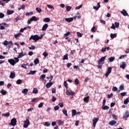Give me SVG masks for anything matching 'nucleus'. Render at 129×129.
I'll return each instance as SVG.
<instances>
[{"mask_svg": "<svg viewBox=\"0 0 129 129\" xmlns=\"http://www.w3.org/2000/svg\"><path fill=\"white\" fill-rule=\"evenodd\" d=\"M76 16L74 17V18H66V22H67L68 23H71V22H72V21H73V20H78V19H80V18H81V16H80V14H79V13H78L77 14Z\"/></svg>", "mask_w": 129, "mask_h": 129, "instance_id": "nucleus-1", "label": "nucleus"}, {"mask_svg": "<svg viewBox=\"0 0 129 129\" xmlns=\"http://www.w3.org/2000/svg\"><path fill=\"white\" fill-rule=\"evenodd\" d=\"M14 59H15L11 58L10 59H8L9 63H10L11 65H12V66H15L16 63H18V62L20 61V59H19V58L18 57H15Z\"/></svg>", "mask_w": 129, "mask_h": 129, "instance_id": "nucleus-2", "label": "nucleus"}, {"mask_svg": "<svg viewBox=\"0 0 129 129\" xmlns=\"http://www.w3.org/2000/svg\"><path fill=\"white\" fill-rule=\"evenodd\" d=\"M41 39V37L39 36L38 35H31L30 38H29V40H34V42H37Z\"/></svg>", "mask_w": 129, "mask_h": 129, "instance_id": "nucleus-3", "label": "nucleus"}, {"mask_svg": "<svg viewBox=\"0 0 129 129\" xmlns=\"http://www.w3.org/2000/svg\"><path fill=\"white\" fill-rule=\"evenodd\" d=\"M9 125H12L13 126H15V125H17V119L16 118H13L11 120V122L9 123Z\"/></svg>", "mask_w": 129, "mask_h": 129, "instance_id": "nucleus-4", "label": "nucleus"}, {"mask_svg": "<svg viewBox=\"0 0 129 129\" xmlns=\"http://www.w3.org/2000/svg\"><path fill=\"white\" fill-rule=\"evenodd\" d=\"M106 56H103L97 61L98 64H104V60H105Z\"/></svg>", "mask_w": 129, "mask_h": 129, "instance_id": "nucleus-5", "label": "nucleus"}, {"mask_svg": "<svg viewBox=\"0 0 129 129\" xmlns=\"http://www.w3.org/2000/svg\"><path fill=\"white\" fill-rule=\"evenodd\" d=\"M66 93L67 94V95H71L72 96H73V95H74V94H75V93H74V91H73L71 90H67L66 92Z\"/></svg>", "mask_w": 129, "mask_h": 129, "instance_id": "nucleus-6", "label": "nucleus"}, {"mask_svg": "<svg viewBox=\"0 0 129 129\" xmlns=\"http://www.w3.org/2000/svg\"><path fill=\"white\" fill-rule=\"evenodd\" d=\"M24 124H23V127L27 128V127L29 126V124H30V120H29V119H27L24 121Z\"/></svg>", "mask_w": 129, "mask_h": 129, "instance_id": "nucleus-7", "label": "nucleus"}, {"mask_svg": "<svg viewBox=\"0 0 129 129\" xmlns=\"http://www.w3.org/2000/svg\"><path fill=\"white\" fill-rule=\"evenodd\" d=\"M99 119L98 118L94 117V119H93V126L94 127L96 126V123H97V121H98Z\"/></svg>", "mask_w": 129, "mask_h": 129, "instance_id": "nucleus-8", "label": "nucleus"}, {"mask_svg": "<svg viewBox=\"0 0 129 129\" xmlns=\"http://www.w3.org/2000/svg\"><path fill=\"white\" fill-rule=\"evenodd\" d=\"M111 70L112 68L110 67H109L107 69V71L106 72V73L105 74V76L106 77H108V75H109V74H110V73H111Z\"/></svg>", "mask_w": 129, "mask_h": 129, "instance_id": "nucleus-9", "label": "nucleus"}, {"mask_svg": "<svg viewBox=\"0 0 129 129\" xmlns=\"http://www.w3.org/2000/svg\"><path fill=\"white\" fill-rule=\"evenodd\" d=\"M99 8H100V2H99L96 6H93L94 10H95L96 11H98Z\"/></svg>", "mask_w": 129, "mask_h": 129, "instance_id": "nucleus-10", "label": "nucleus"}, {"mask_svg": "<svg viewBox=\"0 0 129 129\" xmlns=\"http://www.w3.org/2000/svg\"><path fill=\"white\" fill-rule=\"evenodd\" d=\"M120 13L124 17L126 16H129L128 14H127V13H126V11H125V10H124V9H123L122 11H121Z\"/></svg>", "mask_w": 129, "mask_h": 129, "instance_id": "nucleus-11", "label": "nucleus"}, {"mask_svg": "<svg viewBox=\"0 0 129 129\" xmlns=\"http://www.w3.org/2000/svg\"><path fill=\"white\" fill-rule=\"evenodd\" d=\"M89 99H90V97H89V96H88L84 98V102L88 103V101H89Z\"/></svg>", "mask_w": 129, "mask_h": 129, "instance_id": "nucleus-12", "label": "nucleus"}, {"mask_svg": "<svg viewBox=\"0 0 129 129\" xmlns=\"http://www.w3.org/2000/svg\"><path fill=\"white\" fill-rule=\"evenodd\" d=\"M15 77H16V73H15L14 72L11 73L10 75V78H12V79H14V78H15Z\"/></svg>", "mask_w": 129, "mask_h": 129, "instance_id": "nucleus-13", "label": "nucleus"}, {"mask_svg": "<svg viewBox=\"0 0 129 129\" xmlns=\"http://www.w3.org/2000/svg\"><path fill=\"white\" fill-rule=\"evenodd\" d=\"M52 85H53V83L50 82V83H47L45 86L46 87V88H50L51 87V86H52Z\"/></svg>", "mask_w": 129, "mask_h": 129, "instance_id": "nucleus-14", "label": "nucleus"}, {"mask_svg": "<svg viewBox=\"0 0 129 129\" xmlns=\"http://www.w3.org/2000/svg\"><path fill=\"white\" fill-rule=\"evenodd\" d=\"M72 116H75V115H76L77 113V111H76V110L75 109H73L72 110Z\"/></svg>", "mask_w": 129, "mask_h": 129, "instance_id": "nucleus-15", "label": "nucleus"}, {"mask_svg": "<svg viewBox=\"0 0 129 129\" xmlns=\"http://www.w3.org/2000/svg\"><path fill=\"white\" fill-rule=\"evenodd\" d=\"M47 28H48V25L47 24H45L43 26L41 30L46 31V30H47Z\"/></svg>", "mask_w": 129, "mask_h": 129, "instance_id": "nucleus-16", "label": "nucleus"}, {"mask_svg": "<svg viewBox=\"0 0 129 129\" xmlns=\"http://www.w3.org/2000/svg\"><path fill=\"white\" fill-rule=\"evenodd\" d=\"M116 124V121L115 120H112L109 122V124L110 125H114V124Z\"/></svg>", "mask_w": 129, "mask_h": 129, "instance_id": "nucleus-17", "label": "nucleus"}, {"mask_svg": "<svg viewBox=\"0 0 129 129\" xmlns=\"http://www.w3.org/2000/svg\"><path fill=\"white\" fill-rule=\"evenodd\" d=\"M125 66H126L125 62H122V64L120 66V68H122L123 69H125Z\"/></svg>", "mask_w": 129, "mask_h": 129, "instance_id": "nucleus-18", "label": "nucleus"}, {"mask_svg": "<svg viewBox=\"0 0 129 129\" xmlns=\"http://www.w3.org/2000/svg\"><path fill=\"white\" fill-rule=\"evenodd\" d=\"M28 89H24L22 91V93H23V94L27 95L28 94Z\"/></svg>", "mask_w": 129, "mask_h": 129, "instance_id": "nucleus-19", "label": "nucleus"}, {"mask_svg": "<svg viewBox=\"0 0 129 129\" xmlns=\"http://www.w3.org/2000/svg\"><path fill=\"white\" fill-rule=\"evenodd\" d=\"M15 13V11L13 10H8L7 11V15H13Z\"/></svg>", "mask_w": 129, "mask_h": 129, "instance_id": "nucleus-20", "label": "nucleus"}, {"mask_svg": "<svg viewBox=\"0 0 129 129\" xmlns=\"http://www.w3.org/2000/svg\"><path fill=\"white\" fill-rule=\"evenodd\" d=\"M1 93H2L3 95H6L8 92L6 90H4V89H3L1 91Z\"/></svg>", "mask_w": 129, "mask_h": 129, "instance_id": "nucleus-21", "label": "nucleus"}, {"mask_svg": "<svg viewBox=\"0 0 129 129\" xmlns=\"http://www.w3.org/2000/svg\"><path fill=\"white\" fill-rule=\"evenodd\" d=\"M129 116V113L128 112L126 111L125 113V114L123 115V118H126V117H128Z\"/></svg>", "mask_w": 129, "mask_h": 129, "instance_id": "nucleus-22", "label": "nucleus"}, {"mask_svg": "<svg viewBox=\"0 0 129 129\" xmlns=\"http://www.w3.org/2000/svg\"><path fill=\"white\" fill-rule=\"evenodd\" d=\"M31 20L33 21H34V22H37L38 21V19H37V17L36 16H33L31 18Z\"/></svg>", "mask_w": 129, "mask_h": 129, "instance_id": "nucleus-23", "label": "nucleus"}, {"mask_svg": "<svg viewBox=\"0 0 129 129\" xmlns=\"http://www.w3.org/2000/svg\"><path fill=\"white\" fill-rule=\"evenodd\" d=\"M108 60L110 62H113L114 60H115V58L114 57H110L108 58Z\"/></svg>", "mask_w": 129, "mask_h": 129, "instance_id": "nucleus-24", "label": "nucleus"}, {"mask_svg": "<svg viewBox=\"0 0 129 129\" xmlns=\"http://www.w3.org/2000/svg\"><path fill=\"white\" fill-rule=\"evenodd\" d=\"M102 109H104V110H105L106 109H109V107H108V106H105V105H104V106L102 105Z\"/></svg>", "mask_w": 129, "mask_h": 129, "instance_id": "nucleus-25", "label": "nucleus"}, {"mask_svg": "<svg viewBox=\"0 0 129 129\" xmlns=\"http://www.w3.org/2000/svg\"><path fill=\"white\" fill-rule=\"evenodd\" d=\"M51 21V19H50L49 18H46L44 19L43 21L45 22V23H49Z\"/></svg>", "mask_w": 129, "mask_h": 129, "instance_id": "nucleus-26", "label": "nucleus"}, {"mask_svg": "<svg viewBox=\"0 0 129 129\" xmlns=\"http://www.w3.org/2000/svg\"><path fill=\"white\" fill-rule=\"evenodd\" d=\"M110 38L111 39H113V38H116V34H112V33H111L110 34Z\"/></svg>", "mask_w": 129, "mask_h": 129, "instance_id": "nucleus-27", "label": "nucleus"}, {"mask_svg": "<svg viewBox=\"0 0 129 129\" xmlns=\"http://www.w3.org/2000/svg\"><path fill=\"white\" fill-rule=\"evenodd\" d=\"M62 112H63V114H64V115H66V116H68V114L67 113V110L63 109Z\"/></svg>", "mask_w": 129, "mask_h": 129, "instance_id": "nucleus-28", "label": "nucleus"}, {"mask_svg": "<svg viewBox=\"0 0 129 129\" xmlns=\"http://www.w3.org/2000/svg\"><path fill=\"white\" fill-rule=\"evenodd\" d=\"M38 89L36 88H33V90L32 91L33 93H34L35 94H37L38 93Z\"/></svg>", "mask_w": 129, "mask_h": 129, "instance_id": "nucleus-29", "label": "nucleus"}, {"mask_svg": "<svg viewBox=\"0 0 129 129\" xmlns=\"http://www.w3.org/2000/svg\"><path fill=\"white\" fill-rule=\"evenodd\" d=\"M24 56H25V55L24 54V53L22 52L19 53V54L18 55V57L17 58H22V57H24Z\"/></svg>", "mask_w": 129, "mask_h": 129, "instance_id": "nucleus-30", "label": "nucleus"}, {"mask_svg": "<svg viewBox=\"0 0 129 129\" xmlns=\"http://www.w3.org/2000/svg\"><path fill=\"white\" fill-rule=\"evenodd\" d=\"M63 84H64V87H66V88H67V89H68V84L67 83V81H64Z\"/></svg>", "mask_w": 129, "mask_h": 129, "instance_id": "nucleus-31", "label": "nucleus"}, {"mask_svg": "<svg viewBox=\"0 0 129 129\" xmlns=\"http://www.w3.org/2000/svg\"><path fill=\"white\" fill-rule=\"evenodd\" d=\"M39 62H40V60H39V59L38 58H36L34 60V64H35V65H37V64H38V63H39Z\"/></svg>", "mask_w": 129, "mask_h": 129, "instance_id": "nucleus-32", "label": "nucleus"}, {"mask_svg": "<svg viewBox=\"0 0 129 129\" xmlns=\"http://www.w3.org/2000/svg\"><path fill=\"white\" fill-rule=\"evenodd\" d=\"M45 78H46V75H42L40 76V79L41 80H44V79H45Z\"/></svg>", "mask_w": 129, "mask_h": 129, "instance_id": "nucleus-33", "label": "nucleus"}, {"mask_svg": "<svg viewBox=\"0 0 129 129\" xmlns=\"http://www.w3.org/2000/svg\"><path fill=\"white\" fill-rule=\"evenodd\" d=\"M71 9H72V7L71 6H67L66 7V10L67 12H70L71 11Z\"/></svg>", "mask_w": 129, "mask_h": 129, "instance_id": "nucleus-34", "label": "nucleus"}, {"mask_svg": "<svg viewBox=\"0 0 129 129\" xmlns=\"http://www.w3.org/2000/svg\"><path fill=\"white\" fill-rule=\"evenodd\" d=\"M64 124V121L61 120H59L58 121V124L59 125H62V124Z\"/></svg>", "mask_w": 129, "mask_h": 129, "instance_id": "nucleus-35", "label": "nucleus"}, {"mask_svg": "<svg viewBox=\"0 0 129 129\" xmlns=\"http://www.w3.org/2000/svg\"><path fill=\"white\" fill-rule=\"evenodd\" d=\"M21 35H22V33H19L18 34L14 35V37L16 39H17L18 37H20V36H21Z\"/></svg>", "mask_w": 129, "mask_h": 129, "instance_id": "nucleus-36", "label": "nucleus"}, {"mask_svg": "<svg viewBox=\"0 0 129 129\" xmlns=\"http://www.w3.org/2000/svg\"><path fill=\"white\" fill-rule=\"evenodd\" d=\"M63 60H68V54H66L63 56Z\"/></svg>", "mask_w": 129, "mask_h": 129, "instance_id": "nucleus-37", "label": "nucleus"}, {"mask_svg": "<svg viewBox=\"0 0 129 129\" xmlns=\"http://www.w3.org/2000/svg\"><path fill=\"white\" fill-rule=\"evenodd\" d=\"M56 100H57V98H56V97H55V96H53L52 97V101L53 102H55V101H56Z\"/></svg>", "mask_w": 129, "mask_h": 129, "instance_id": "nucleus-38", "label": "nucleus"}, {"mask_svg": "<svg viewBox=\"0 0 129 129\" xmlns=\"http://www.w3.org/2000/svg\"><path fill=\"white\" fill-rule=\"evenodd\" d=\"M30 50H35L36 49V47L34 45H31V47H28Z\"/></svg>", "mask_w": 129, "mask_h": 129, "instance_id": "nucleus-39", "label": "nucleus"}, {"mask_svg": "<svg viewBox=\"0 0 129 129\" xmlns=\"http://www.w3.org/2000/svg\"><path fill=\"white\" fill-rule=\"evenodd\" d=\"M128 103V98H126L124 100V104H127Z\"/></svg>", "mask_w": 129, "mask_h": 129, "instance_id": "nucleus-40", "label": "nucleus"}, {"mask_svg": "<svg viewBox=\"0 0 129 129\" xmlns=\"http://www.w3.org/2000/svg\"><path fill=\"white\" fill-rule=\"evenodd\" d=\"M2 115L6 117H9L10 116V112H7L5 114H2Z\"/></svg>", "mask_w": 129, "mask_h": 129, "instance_id": "nucleus-41", "label": "nucleus"}, {"mask_svg": "<svg viewBox=\"0 0 129 129\" xmlns=\"http://www.w3.org/2000/svg\"><path fill=\"white\" fill-rule=\"evenodd\" d=\"M36 73V71H30L29 74H31L32 75H34Z\"/></svg>", "mask_w": 129, "mask_h": 129, "instance_id": "nucleus-42", "label": "nucleus"}, {"mask_svg": "<svg viewBox=\"0 0 129 129\" xmlns=\"http://www.w3.org/2000/svg\"><path fill=\"white\" fill-rule=\"evenodd\" d=\"M119 89L120 90H124V86L121 85L119 86Z\"/></svg>", "mask_w": 129, "mask_h": 129, "instance_id": "nucleus-43", "label": "nucleus"}, {"mask_svg": "<svg viewBox=\"0 0 129 129\" xmlns=\"http://www.w3.org/2000/svg\"><path fill=\"white\" fill-rule=\"evenodd\" d=\"M36 11H37V12H38V13H41V12H42V9H41V8H36Z\"/></svg>", "mask_w": 129, "mask_h": 129, "instance_id": "nucleus-44", "label": "nucleus"}, {"mask_svg": "<svg viewBox=\"0 0 129 129\" xmlns=\"http://www.w3.org/2000/svg\"><path fill=\"white\" fill-rule=\"evenodd\" d=\"M91 31L92 33H95L96 31H95V26H93V28H91Z\"/></svg>", "mask_w": 129, "mask_h": 129, "instance_id": "nucleus-45", "label": "nucleus"}, {"mask_svg": "<svg viewBox=\"0 0 129 129\" xmlns=\"http://www.w3.org/2000/svg\"><path fill=\"white\" fill-rule=\"evenodd\" d=\"M71 33L70 32H68L66 34H64L63 38H65V37H67L68 36H69Z\"/></svg>", "mask_w": 129, "mask_h": 129, "instance_id": "nucleus-46", "label": "nucleus"}, {"mask_svg": "<svg viewBox=\"0 0 129 129\" xmlns=\"http://www.w3.org/2000/svg\"><path fill=\"white\" fill-rule=\"evenodd\" d=\"M47 8H48V9H50L51 10H54V7L50 5H47Z\"/></svg>", "mask_w": 129, "mask_h": 129, "instance_id": "nucleus-47", "label": "nucleus"}, {"mask_svg": "<svg viewBox=\"0 0 129 129\" xmlns=\"http://www.w3.org/2000/svg\"><path fill=\"white\" fill-rule=\"evenodd\" d=\"M17 84H22V80L19 79L16 82Z\"/></svg>", "mask_w": 129, "mask_h": 129, "instance_id": "nucleus-48", "label": "nucleus"}, {"mask_svg": "<svg viewBox=\"0 0 129 129\" xmlns=\"http://www.w3.org/2000/svg\"><path fill=\"white\" fill-rule=\"evenodd\" d=\"M43 56H44V57H47V56H48V55H49V53H48L47 52H44L42 54Z\"/></svg>", "mask_w": 129, "mask_h": 129, "instance_id": "nucleus-49", "label": "nucleus"}, {"mask_svg": "<svg viewBox=\"0 0 129 129\" xmlns=\"http://www.w3.org/2000/svg\"><path fill=\"white\" fill-rule=\"evenodd\" d=\"M3 45H5V46H8V45H9V41L5 40L3 43Z\"/></svg>", "mask_w": 129, "mask_h": 129, "instance_id": "nucleus-50", "label": "nucleus"}, {"mask_svg": "<svg viewBox=\"0 0 129 129\" xmlns=\"http://www.w3.org/2000/svg\"><path fill=\"white\" fill-rule=\"evenodd\" d=\"M44 103L43 102H41L39 105H38V107L39 108H41V107H43Z\"/></svg>", "mask_w": 129, "mask_h": 129, "instance_id": "nucleus-51", "label": "nucleus"}, {"mask_svg": "<svg viewBox=\"0 0 129 129\" xmlns=\"http://www.w3.org/2000/svg\"><path fill=\"white\" fill-rule=\"evenodd\" d=\"M51 125V122L47 121L45 122V125L46 126H50V125Z\"/></svg>", "mask_w": 129, "mask_h": 129, "instance_id": "nucleus-52", "label": "nucleus"}, {"mask_svg": "<svg viewBox=\"0 0 129 129\" xmlns=\"http://www.w3.org/2000/svg\"><path fill=\"white\" fill-rule=\"evenodd\" d=\"M75 82L76 84H77V85H78V84H79V81L78 80V79H76L75 80Z\"/></svg>", "mask_w": 129, "mask_h": 129, "instance_id": "nucleus-53", "label": "nucleus"}, {"mask_svg": "<svg viewBox=\"0 0 129 129\" xmlns=\"http://www.w3.org/2000/svg\"><path fill=\"white\" fill-rule=\"evenodd\" d=\"M21 67H22V68H24V69H27V66L25 63L22 64Z\"/></svg>", "mask_w": 129, "mask_h": 129, "instance_id": "nucleus-54", "label": "nucleus"}, {"mask_svg": "<svg viewBox=\"0 0 129 129\" xmlns=\"http://www.w3.org/2000/svg\"><path fill=\"white\" fill-rule=\"evenodd\" d=\"M36 100H38V98H34L31 100V102H35V101H36Z\"/></svg>", "mask_w": 129, "mask_h": 129, "instance_id": "nucleus-55", "label": "nucleus"}, {"mask_svg": "<svg viewBox=\"0 0 129 129\" xmlns=\"http://www.w3.org/2000/svg\"><path fill=\"white\" fill-rule=\"evenodd\" d=\"M5 17V14L4 13H0V19H3Z\"/></svg>", "mask_w": 129, "mask_h": 129, "instance_id": "nucleus-56", "label": "nucleus"}, {"mask_svg": "<svg viewBox=\"0 0 129 129\" xmlns=\"http://www.w3.org/2000/svg\"><path fill=\"white\" fill-rule=\"evenodd\" d=\"M115 26L116 28H118L119 27V23L115 22Z\"/></svg>", "mask_w": 129, "mask_h": 129, "instance_id": "nucleus-57", "label": "nucleus"}, {"mask_svg": "<svg viewBox=\"0 0 129 129\" xmlns=\"http://www.w3.org/2000/svg\"><path fill=\"white\" fill-rule=\"evenodd\" d=\"M77 35L79 38H81V37H82V34H81L80 32H77Z\"/></svg>", "mask_w": 129, "mask_h": 129, "instance_id": "nucleus-58", "label": "nucleus"}, {"mask_svg": "<svg viewBox=\"0 0 129 129\" xmlns=\"http://www.w3.org/2000/svg\"><path fill=\"white\" fill-rule=\"evenodd\" d=\"M112 91H117V88L116 87H113L112 88Z\"/></svg>", "mask_w": 129, "mask_h": 129, "instance_id": "nucleus-59", "label": "nucleus"}, {"mask_svg": "<svg viewBox=\"0 0 129 129\" xmlns=\"http://www.w3.org/2000/svg\"><path fill=\"white\" fill-rule=\"evenodd\" d=\"M126 95V92H122L120 93V95H121V96H125Z\"/></svg>", "mask_w": 129, "mask_h": 129, "instance_id": "nucleus-60", "label": "nucleus"}, {"mask_svg": "<svg viewBox=\"0 0 129 129\" xmlns=\"http://www.w3.org/2000/svg\"><path fill=\"white\" fill-rule=\"evenodd\" d=\"M33 12H31L30 13H27L26 14V16H30V15H33Z\"/></svg>", "mask_w": 129, "mask_h": 129, "instance_id": "nucleus-61", "label": "nucleus"}, {"mask_svg": "<svg viewBox=\"0 0 129 129\" xmlns=\"http://www.w3.org/2000/svg\"><path fill=\"white\" fill-rule=\"evenodd\" d=\"M54 109V110H58V109H59V106H55Z\"/></svg>", "mask_w": 129, "mask_h": 129, "instance_id": "nucleus-62", "label": "nucleus"}, {"mask_svg": "<svg viewBox=\"0 0 129 129\" xmlns=\"http://www.w3.org/2000/svg\"><path fill=\"white\" fill-rule=\"evenodd\" d=\"M0 30H5V26H2V24H0Z\"/></svg>", "mask_w": 129, "mask_h": 129, "instance_id": "nucleus-63", "label": "nucleus"}, {"mask_svg": "<svg viewBox=\"0 0 129 129\" xmlns=\"http://www.w3.org/2000/svg\"><path fill=\"white\" fill-rule=\"evenodd\" d=\"M58 105H59V106H60V107H63V103H62V102L59 103Z\"/></svg>", "mask_w": 129, "mask_h": 129, "instance_id": "nucleus-64", "label": "nucleus"}]
</instances>
